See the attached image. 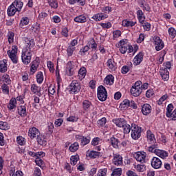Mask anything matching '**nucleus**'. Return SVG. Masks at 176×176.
Segmentation results:
<instances>
[{
    "instance_id": "obj_1",
    "label": "nucleus",
    "mask_w": 176,
    "mask_h": 176,
    "mask_svg": "<svg viewBox=\"0 0 176 176\" xmlns=\"http://www.w3.org/2000/svg\"><path fill=\"white\" fill-rule=\"evenodd\" d=\"M23 41L25 42L27 47L23 50L21 58L23 64L28 65L31 63V57H32V54H31V48L35 46V41L34 39L29 38L28 37H23Z\"/></svg>"
},
{
    "instance_id": "obj_2",
    "label": "nucleus",
    "mask_w": 176,
    "mask_h": 176,
    "mask_svg": "<svg viewBox=\"0 0 176 176\" xmlns=\"http://www.w3.org/2000/svg\"><path fill=\"white\" fill-rule=\"evenodd\" d=\"M113 122L116 126H118V127H122L123 129L124 134H129V133H130L131 130V126H130V124H127L126 120L123 118H120L113 120Z\"/></svg>"
},
{
    "instance_id": "obj_3",
    "label": "nucleus",
    "mask_w": 176,
    "mask_h": 176,
    "mask_svg": "<svg viewBox=\"0 0 176 176\" xmlns=\"http://www.w3.org/2000/svg\"><path fill=\"white\" fill-rule=\"evenodd\" d=\"M78 68V66L75 63L69 61L66 65L65 74L67 76H74L75 75V71Z\"/></svg>"
},
{
    "instance_id": "obj_4",
    "label": "nucleus",
    "mask_w": 176,
    "mask_h": 176,
    "mask_svg": "<svg viewBox=\"0 0 176 176\" xmlns=\"http://www.w3.org/2000/svg\"><path fill=\"white\" fill-rule=\"evenodd\" d=\"M108 97L107 89L101 85L98 87V98L100 101H105Z\"/></svg>"
},
{
    "instance_id": "obj_5",
    "label": "nucleus",
    "mask_w": 176,
    "mask_h": 176,
    "mask_svg": "<svg viewBox=\"0 0 176 176\" xmlns=\"http://www.w3.org/2000/svg\"><path fill=\"white\" fill-rule=\"evenodd\" d=\"M7 54L12 60V63H14V64H17V46L13 45L12 47V50H8Z\"/></svg>"
},
{
    "instance_id": "obj_6",
    "label": "nucleus",
    "mask_w": 176,
    "mask_h": 176,
    "mask_svg": "<svg viewBox=\"0 0 176 176\" xmlns=\"http://www.w3.org/2000/svg\"><path fill=\"white\" fill-rule=\"evenodd\" d=\"M141 131H142L141 127L135 124H134V126H133V124H132L131 137L133 140H138V138L141 137Z\"/></svg>"
},
{
    "instance_id": "obj_7",
    "label": "nucleus",
    "mask_w": 176,
    "mask_h": 176,
    "mask_svg": "<svg viewBox=\"0 0 176 176\" xmlns=\"http://www.w3.org/2000/svg\"><path fill=\"white\" fill-rule=\"evenodd\" d=\"M69 89L72 94H76V93L80 91V84L78 80H73L70 84Z\"/></svg>"
},
{
    "instance_id": "obj_8",
    "label": "nucleus",
    "mask_w": 176,
    "mask_h": 176,
    "mask_svg": "<svg viewBox=\"0 0 176 176\" xmlns=\"http://www.w3.org/2000/svg\"><path fill=\"white\" fill-rule=\"evenodd\" d=\"M153 41L157 52L162 50V49L164 47V43H163V41L160 39V37L155 36L154 37Z\"/></svg>"
},
{
    "instance_id": "obj_9",
    "label": "nucleus",
    "mask_w": 176,
    "mask_h": 176,
    "mask_svg": "<svg viewBox=\"0 0 176 176\" xmlns=\"http://www.w3.org/2000/svg\"><path fill=\"white\" fill-rule=\"evenodd\" d=\"M151 165L153 168L159 170L162 166V160L159 157H153L151 160Z\"/></svg>"
},
{
    "instance_id": "obj_10",
    "label": "nucleus",
    "mask_w": 176,
    "mask_h": 176,
    "mask_svg": "<svg viewBox=\"0 0 176 176\" xmlns=\"http://www.w3.org/2000/svg\"><path fill=\"white\" fill-rule=\"evenodd\" d=\"M40 134L41 132H39V130H38V129H36V127H32L29 129L28 135L32 140L39 137Z\"/></svg>"
},
{
    "instance_id": "obj_11",
    "label": "nucleus",
    "mask_w": 176,
    "mask_h": 176,
    "mask_svg": "<svg viewBox=\"0 0 176 176\" xmlns=\"http://www.w3.org/2000/svg\"><path fill=\"white\" fill-rule=\"evenodd\" d=\"M76 140L80 141V145H82V146L87 145L90 142V138H86L82 135H76Z\"/></svg>"
},
{
    "instance_id": "obj_12",
    "label": "nucleus",
    "mask_w": 176,
    "mask_h": 176,
    "mask_svg": "<svg viewBox=\"0 0 176 176\" xmlns=\"http://www.w3.org/2000/svg\"><path fill=\"white\" fill-rule=\"evenodd\" d=\"M113 164L115 166H122L123 164V157L120 155H115L113 158Z\"/></svg>"
},
{
    "instance_id": "obj_13",
    "label": "nucleus",
    "mask_w": 176,
    "mask_h": 176,
    "mask_svg": "<svg viewBox=\"0 0 176 176\" xmlns=\"http://www.w3.org/2000/svg\"><path fill=\"white\" fill-rule=\"evenodd\" d=\"M151 112H152V107H151V104H144L142 107V113H143V115H145L146 116H147V115H149Z\"/></svg>"
},
{
    "instance_id": "obj_14",
    "label": "nucleus",
    "mask_w": 176,
    "mask_h": 176,
    "mask_svg": "<svg viewBox=\"0 0 176 176\" xmlns=\"http://www.w3.org/2000/svg\"><path fill=\"white\" fill-rule=\"evenodd\" d=\"M134 157L137 162H140V163H145V157H146V155L145 154H142L141 152H138L134 155Z\"/></svg>"
},
{
    "instance_id": "obj_15",
    "label": "nucleus",
    "mask_w": 176,
    "mask_h": 176,
    "mask_svg": "<svg viewBox=\"0 0 176 176\" xmlns=\"http://www.w3.org/2000/svg\"><path fill=\"white\" fill-rule=\"evenodd\" d=\"M142 60H144V53L140 52L133 58L134 64H135L136 65H140V64L142 63Z\"/></svg>"
},
{
    "instance_id": "obj_16",
    "label": "nucleus",
    "mask_w": 176,
    "mask_h": 176,
    "mask_svg": "<svg viewBox=\"0 0 176 176\" xmlns=\"http://www.w3.org/2000/svg\"><path fill=\"white\" fill-rule=\"evenodd\" d=\"M155 155L159 156V157H161V159H167V157H168V153L164 150H156Z\"/></svg>"
},
{
    "instance_id": "obj_17",
    "label": "nucleus",
    "mask_w": 176,
    "mask_h": 176,
    "mask_svg": "<svg viewBox=\"0 0 176 176\" xmlns=\"http://www.w3.org/2000/svg\"><path fill=\"white\" fill-rule=\"evenodd\" d=\"M142 93V88H136L135 87H132L131 89V94L133 97H138Z\"/></svg>"
},
{
    "instance_id": "obj_18",
    "label": "nucleus",
    "mask_w": 176,
    "mask_h": 176,
    "mask_svg": "<svg viewBox=\"0 0 176 176\" xmlns=\"http://www.w3.org/2000/svg\"><path fill=\"white\" fill-rule=\"evenodd\" d=\"M16 12H17V8H16V7H14V4H11L7 10L8 12V16H9L10 17H11L12 16H14V14H16Z\"/></svg>"
},
{
    "instance_id": "obj_19",
    "label": "nucleus",
    "mask_w": 176,
    "mask_h": 176,
    "mask_svg": "<svg viewBox=\"0 0 176 176\" xmlns=\"http://www.w3.org/2000/svg\"><path fill=\"white\" fill-rule=\"evenodd\" d=\"M107 65L111 71H116V63L113 59H109L107 62Z\"/></svg>"
},
{
    "instance_id": "obj_20",
    "label": "nucleus",
    "mask_w": 176,
    "mask_h": 176,
    "mask_svg": "<svg viewBox=\"0 0 176 176\" xmlns=\"http://www.w3.org/2000/svg\"><path fill=\"white\" fill-rule=\"evenodd\" d=\"M160 74L164 80H168V78H170V73L167 69H161Z\"/></svg>"
},
{
    "instance_id": "obj_21",
    "label": "nucleus",
    "mask_w": 176,
    "mask_h": 176,
    "mask_svg": "<svg viewBox=\"0 0 176 176\" xmlns=\"http://www.w3.org/2000/svg\"><path fill=\"white\" fill-rule=\"evenodd\" d=\"M12 5L16 8L17 12H21V9L23 8V1L20 0H15L13 3Z\"/></svg>"
},
{
    "instance_id": "obj_22",
    "label": "nucleus",
    "mask_w": 176,
    "mask_h": 176,
    "mask_svg": "<svg viewBox=\"0 0 176 176\" xmlns=\"http://www.w3.org/2000/svg\"><path fill=\"white\" fill-rule=\"evenodd\" d=\"M17 104V100H16V98H11L8 104V108L10 111H12V109H14L16 108V104Z\"/></svg>"
},
{
    "instance_id": "obj_23",
    "label": "nucleus",
    "mask_w": 176,
    "mask_h": 176,
    "mask_svg": "<svg viewBox=\"0 0 176 176\" xmlns=\"http://www.w3.org/2000/svg\"><path fill=\"white\" fill-rule=\"evenodd\" d=\"M74 21L76 23H86V21H87V19L85 15L82 14L75 17Z\"/></svg>"
},
{
    "instance_id": "obj_24",
    "label": "nucleus",
    "mask_w": 176,
    "mask_h": 176,
    "mask_svg": "<svg viewBox=\"0 0 176 176\" xmlns=\"http://www.w3.org/2000/svg\"><path fill=\"white\" fill-rule=\"evenodd\" d=\"M38 67H39V62L37 60H34L32 63L31 68H30V72L32 74H35L36 72V69H38Z\"/></svg>"
},
{
    "instance_id": "obj_25",
    "label": "nucleus",
    "mask_w": 176,
    "mask_h": 176,
    "mask_svg": "<svg viewBox=\"0 0 176 176\" xmlns=\"http://www.w3.org/2000/svg\"><path fill=\"white\" fill-rule=\"evenodd\" d=\"M8 71V65L6 60L0 62V72H6Z\"/></svg>"
},
{
    "instance_id": "obj_26",
    "label": "nucleus",
    "mask_w": 176,
    "mask_h": 176,
    "mask_svg": "<svg viewBox=\"0 0 176 176\" xmlns=\"http://www.w3.org/2000/svg\"><path fill=\"white\" fill-rule=\"evenodd\" d=\"M104 82V83H106V85H109L110 86H111V85L114 82L113 76H112V75L107 76V77L105 78Z\"/></svg>"
},
{
    "instance_id": "obj_27",
    "label": "nucleus",
    "mask_w": 176,
    "mask_h": 176,
    "mask_svg": "<svg viewBox=\"0 0 176 176\" xmlns=\"http://www.w3.org/2000/svg\"><path fill=\"white\" fill-rule=\"evenodd\" d=\"M78 76L80 80H82V79H85V77L86 76V68L81 67L78 71Z\"/></svg>"
},
{
    "instance_id": "obj_28",
    "label": "nucleus",
    "mask_w": 176,
    "mask_h": 176,
    "mask_svg": "<svg viewBox=\"0 0 176 176\" xmlns=\"http://www.w3.org/2000/svg\"><path fill=\"white\" fill-rule=\"evenodd\" d=\"M147 140L148 142H151V144L156 141V139L155 138V135L152 133L151 131H147Z\"/></svg>"
},
{
    "instance_id": "obj_29",
    "label": "nucleus",
    "mask_w": 176,
    "mask_h": 176,
    "mask_svg": "<svg viewBox=\"0 0 176 176\" xmlns=\"http://www.w3.org/2000/svg\"><path fill=\"white\" fill-rule=\"evenodd\" d=\"M92 19L96 21H101V20H104L106 19L105 16L102 13H98L93 16Z\"/></svg>"
},
{
    "instance_id": "obj_30",
    "label": "nucleus",
    "mask_w": 176,
    "mask_h": 176,
    "mask_svg": "<svg viewBox=\"0 0 176 176\" xmlns=\"http://www.w3.org/2000/svg\"><path fill=\"white\" fill-rule=\"evenodd\" d=\"M173 109H174V106L173 104H169L166 108V116L167 118H171L173 115Z\"/></svg>"
},
{
    "instance_id": "obj_31",
    "label": "nucleus",
    "mask_w": 176,
    "mask_h": 176,
    "mask_svg": "<svg viewBox=\"0 0 176 176\" xmlns=\"http://www.w3.org/2000/svg\"><path fill=\"white\" fill-rule=\"evenodd\" d=\"M27 112V109L25 108V106H20L18 107V113L20 115V116H25Z\"/></svg>"
},
{
    "instance_id": "obj_32",
    "label": "nucleus",
    "mask_w": 176,
    "mask_h": 176,
    "mask_svg": "<svg viewBox=\"0 0 176 176\" xmlns=\"http://www.w3.org/2000/svg\"><path fill=\"white\" fill-rule=\"evenodd\" d=\"M91 107V102L87 100H85L82 102V108L84 111H89Z\"/></svg>"
},
{
    "instance_id": "obj_33",
    "label": "nucleus",
    "mask_w": 176,
    "mask_h": 176,
    "mask_svg": "<svg viewBox=\"0 0 176 176\" xmlns=\"http://www.w3.org/2000/svg\"><path fill=\"white\" fill-rule=\"evenodd\" d=\"M110 141L113 148H116V149H118V148H119V140L118 139L115 138V137H112L111 138Z\"/></svg>"
},
{
    "instance_id": "obj_34",
    "label": "nucleus",
    "mask_w": 176,
    "mask_h": 176,
    "mask_svg": "<svg viewBox=\"0 0 176 176\" xmlns=\"http://www.w3.org/2000/svg\"><path fill=\"white\" fill-rule=\"evenodd\" d=\"M137 24V22H133L127 20L122 21L123 27H134Z\"/></svg>"
},
{
    "instance_id": "obj_35",
    "label": "nucleus",
    "mask_w": 176,
    "mask_h": 176,
    "mask_svg": "<svg viewBox=\"0 0 176 176\" xmlns=\"http://www.w3.org/2000/svg\"><path fill=\"white\" fill-rule=\"evenodd\" d=\"M37 140V142L39 145H45L46 144V140H45V138L39 134V135L36 138Z\"/></svg>"
},
{
    "instance_id": "obj_36",
    "label": "nucleus",
    "mask_w": 176,
    "mask_h": 176,
    "mask_svg": "<svg viewBox=\"0 0 176 176\" xmlns=\"http://www.w3.org/2000/svg\"><path fill=\"white\" fill-rule=\"evenodd\" d=\"M70 152H76L79 149V143L74 142V144H71L69 148Z\"/></svg>"
},
{
    "instance_id": "obj_37",
    "label": "nucleus",
    "mask_w": 176,
    "mask_h": 176,
    "mask_svg": "<svg viewBox=\"0 0 176 176\" xmlns=\"http://www.w3.org/2000/svg\"><path fill=\"white\" fill-rule=\"evenodd\" d=\"M100 155H101L100 152L91 151L89 153L88 156L91 157V159H97V157H100Z\"/></svg>"
},
{
    "instance_id": "obj_38",
    "label": "nucleus",
    "mask_w": 176,
    "mask_h": 176,
    "mask_svg": "<svg viewBox=\"0 0 176 176\" xmlns=\"http://www.w3.org/2000/svg\"><path fill=\"white\" fill-rule=\"evenodd\" d=\"M69 3H70V5H75V3H79L81 6H85V3H86V2L85 1V0H69Z\"/></svg>"
},
{
    "instance_id": "obj_39",
    "label": "nucleus",
    "mask_w": 176,
    "mask_h": 176,
    "mask_svg": "<svg viewBox=\"0 0 176 176\" xmlns=\"http://www.w3.org/2000/svg\"><path fill=\"white\" fill-rule=\"evenodd\" d=\"M36 81L37 83H42L43 82V73L42 72H38L37 75H36Z\"/></svg>"
},
{
    "instance_id": "obj_40",
    "label": "nucleus",
    "mask_w": 176,
    "mask_h": 176,
    "mask_svg": "<svg viewBox=\"0 0 176 176\" xmlns=\"http://www.w3.org/2000/svg\"><path fill=\"white\" fill-rule=\"evenodd\" d=\"M31 91L34 93V94H36L38 91H41V87H38L36 85L33 84L31 85Z\"/></svg>"
},
{
    "instance_id": "obj_41",
    "label": "nucleus",
    "mask_w": 176,
    "mask_h": 176,
    "mask_svg": "<svg viewBox=\"0 0 176 176\" xmlns=\"http://www.w3.org/2000/svg\"><path fill=\"white\" fill-rule=\"evenodd\" d=\"M48 3L50 6L54 9H57V8H58V4L56 0H48Z\"/></svg>"
},
{
    "instance_id": "obj_42",
    "label": "nucleus",
    "mask_w": 176,
    "mask_h": 176,
    "mask_svg": "<svg viewBox=\"0 0 176 176\" xmlns=\"http://www.w3.org/2000/svg\"><path fill=\"white\" fill-rule=\"evenodd\" d=\"M158 144L155 143V144L150 146L148 147V152H151L152 153H156V151H157Z\"/></svg>"
},
{
    "instance_id": "obj_43",
    "label": "nucleus",
    "mask_w": 176,
    "mask_h": 176,
    "mask_svg": "<svg viewBox=\"0 0 176 176\" xmlns=\"http://www.w3.org/2000/svg\"><path fill=\"white\" fill-rule=\"evenodd\" d=\"M120 175H122V168H120L114 169V170L111 173V176H120Z\"/></svg>"
},
{
    "instance_id": "obj_44",
    "label": "nucleus",
    "mask_w": 176,
    "mask_h": 176,
    "mask_svg": "<svg viewBox=\"0 0 176 176\" xmlns=\"http://www.w3.org/2000/svg\"><path fill=\"white\" fill-rule=\"evenodd\" d=\"M168 31V34H169V36H170V38L172 39H174V38H175V35H176L175 29H174L173 28H170Z\"/></svg>"
},
{
    "instance_id": "obj_45",
    "label": "nucleus",
    "mask_w": 176,
    "mask_h": 176,
    "mask_svg": "<svg viewBox=\"0 0 176 176\" xmlns=\"http://www.w3.org/2000/svg\"><path fill=\"white\" fill-rule=\"evenodd\" d=\"M16 142L19 145H25V139L22 136H19L16 138Z\"/></svg>"
},
{
    "instance_id": "obj_46",
    "label": "nucleus",
    "mask_w": 176,
    "mask_h": 176,
    "mask_svg": "<svg viewBox=\"0 0 176 176\" xmlns=\"http://www.w3.org/2000/svg\"><path fill=\"white\" fill-rule=\"evenodd\" d=\"M30 23V20L28 19V17H23L21 20L20 25L22 27H24V25H28V23Z\"/></svg>"
},
{
    "instance_id": "obj_47",
    "label": "nucleus",
    "mask_w": 176,
    "mask_h": 176,
    "mask_svg": "<svg viewBox=\"0 0 176 176\" xmlns=\"http://www.w3.org/2000/svg\"><path fill=\"white\" fill-rule=\"evenodd\" d=\"M120 48V52L122 53V54H126V52L127 50H129L128 45H120L119 47H117Z\"/></svg>"
},
{
    "instance_id": "obj_48",
    "label": "nucleus",
    "mask_w": 176,
    "mask_h": 176,
    "mask_svg": "<svg viewBox=\"0 0 176 176\" xmlns=\"http://www.w3.org/2000/svg\"><path fill=\"white\" fill-rule=\"evenodd\" d=\"M75 47H72L69 45V47L67 49V56H71L72 54H74V52H75Z\"/></svg>"
},
{
    "instance_id": "obj_49",
    "label": "nucleus",
    "mask_w": 176,
    "mask_h": 176,
    "mask_svg": "<svg viewBox=\"0 0 176 176\" xmlns=\"http://www.w3.org/2000/svg\"><path fill=\"white\" fill-rule=\"evenodd\" d=\"M70 160H71V164H72L73 166H75L76 163H78V161L79 160V157H78L77 155H73L71 157Z\"/></svg>"
},
{
    "instance_id": "obj_50",
    "label": "nucleus",
    "mask_w": 176,
    "mask_h": 176,
    "mask_svg": "<svg viewBox=\"0 0 176 176\" xmlns=\"http://www.w3.org/2000/svg\"><path fill=\"white\" fill-rule=\"evenodd\" d=\"M14 38V33L12 32H8V39L9 43H13Z\"/></svg>"
},
{
    "instance_id": "obj_51",
    "label": "nucleus",
    "mask_w": 176,
    "mask_h": 176,
    "mask_svg": "<svg viewBox=\"0 0 176 176\" xmlns=\"http://www.w3.org/2000/svg\"><path fill=\"white\" fill-rule=\"evenodd\" d=\"M2 91L4 94H9V86L6 84H3L1 86Z\"/></svg>"
},
{
    "instance_id": "obj_52",
    "label": "nucleus",
    "mask_w": 176,
    "mask_h": 176,
    "mask_svg": "<svg viewBox=\"0 0 176 176\" xmlns=\"http://www.w3.org/2000/svg\"><path fill=\"white\" fill-rule=\"evenodd\" d=\"M35 163L37 166H39V167H41V168H42V167H43V160H42V159L41 158H36L35 160Z\"/></svg>"
},
{
    "instance_id": "obj_53",
    "label": "nucleus",
    "mask_w": 176,
    "mask_h": 176,
    "mask_svg": "<svg viewBox=\"0 0 176 176\" xmlns=\"http://www.w3.org/2000/svg\"><path fill=\"white\" fill-rule=\"evenodd\" d=\"M47 130H48V134H52L53 133V130H54V125L53 124V123L50 122L48 124Z\"/></svg>"
},
{
    "instance_id": "obj_54",
    "label": "nucleus",
    "mask_w": 176,
    "mask_h": 176,
    "mask_svg": "<svg viewBox=\"0 0 176 176\" xmlns=\"http://www.w3.org/2000/svg\"><path fill=\"white\" fill-rule=\"evenodd\" d=\"M107 171H108V169L107 168L100 169L97 176H106Z\"/></svg>"
},
{
    "instance_id": "obj_55",
    "label": "nucleus",
    "mask_w": 176,
    "mask_h": 176,
    "mask_svg": "<svg viewBox=\"0 0 176 176\" xmlns=\"http://www.w3.org/2000/svg\"><path fill=\"white\" fill-rule=\"evenodd\" d=\"M8 123L0 121V130H8Z\"/></svg>"
},
{
    "instance_id": "obj_56",
    "label": "nucleus",
    "mask_w": 176,
    "mask_h": 176,
    "mask_svg": "<svg viewBox=\"0 0 176 176\" xmlns=\"http://www.w3.org/2000/svg\"><path fill=\"white\" fill-rule=\"evenodd\" d=\"M167 97H168L167 94H165L163 96H162L160 99L158 100V105H162L163 104V102L167 100Z\"/></svg>"
},
{
    "instance_id": "obj_57",
    "label": "nucleus",
    "mask_w": 176,
    "mask_h": 176,
    "mask_svg": "<svg viewBox=\"0 0 176 176\" xmlns=\"http://www.w3.org/2000/svg\"><path fill=\"white\" fill-rule=\"evenodd\" d=\"M144 168H145V165H144V164H138L136 166V170H137V171H139L140 173H142V171H144Z\"/></svg>"
},
{
    "instance_id": "obj_58",
    "label": "nucleus",
    "mask_w": 176,
    "mask_h": 176,
    "mask_svg": "<svg viewBox=\"0 0 176 176\" xmlns=\"http://www.w3.org/2000/svg\"><path fill=\"white\" fill-rule=\"evenodd\" d=\"M127 45V39H122L120 41L119 43L117 45V47L119 46H128Z\"/></svg>"
},
{
    "instance_id": "obj_59",
    "label": "nucleus",
    "mask_w": 176,
    "mask_h": 176,
    "mask_svg": "<svg viewBox=\"0 0 176 176\" xmlns=\"http://www.w3.org/2000/svg\"><path fill=\"white\" fill-rule=\"evenodd\" d=\"M140 8H144V10H146V12H149L151 10V7H149V5L146 4L145 6L144 5V2L140 3Z\"/></svg>"
},
{
    "instance_id": "obj_60",
    "label": "nucleus",
    "mask_w": 176,
    "mask_h": 176,
    "mask_svg": "<svg viewBox=\"0 0 176 176\" xmlns=\"http://www.w3.org/2000/svg\"><path fill=\"white\" fill-rule=\"evenodd\" d=\"M142 27L144 28V30H145V31L151 30V23L148 22H145L144 23H143Z\"/></svg>"
},
{
    "instance_id": "obj_61",
    "label": "nucleus",
    "mask_w": 176,
    "mask_h": 176,
    "mask_svg": "<svg viewBox=\"0 0 176 176\" xmlns=\"http://www.w3.org/2000/svg\"><path fill=\"white\" fill-rule=\"evenodd\" d=\"M41 30V28L39 27V25H34L32 28V30L33 32H35L36 34H38Z\"/></svg>"
},
{
    "instance_id": "obj_62",
    "label": "nucleus",
    "mask_w": 176,
    "mask_h": 176,
    "mask_svg": "<svg viewBox=\"0 0 176 176\" xmlns=\"http://www.w3.org/2000/svg\"><path fill=\"white\" fill-rule=\"evenodd\" d=\"M3 80L5 83H7V85H10V78H9V75H5L3 76Z\"/></svg>"
},
{
    "instance_id": "obj_63",
    "label": "nucleus",
    "mask_w": 176,
    "mask_h": 176,
    "mask_svg": "<svg viewBox=\"0 0 176 176\" xmlns=\"http://www.w3.org/2000/svg\"><path fill=\"white\" fill-rule=\"evenodd\" d=\"M34 176H42V173L39 168H34Z\"/></svg>"
},
{
    "instance_id": "obj_64",
    "label": "nucleus",
    "mask_w": 176,
    "mask_h": 176,
    "mask_svg": "<svg viewBox=\"0 0 176 176\" xmlns=\"http://www.w3.org/2000/svg\"><path fill=\"white\" fill-rule=\"evenodd\" d=\"M105 123H107V118H102L98 121V124L100 126H104Z\"/></svg>"
}]
</instances>
